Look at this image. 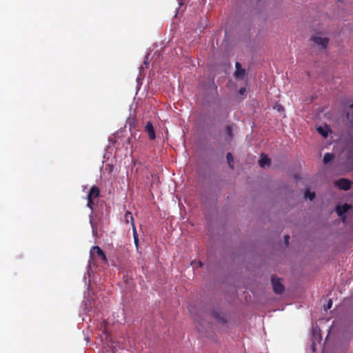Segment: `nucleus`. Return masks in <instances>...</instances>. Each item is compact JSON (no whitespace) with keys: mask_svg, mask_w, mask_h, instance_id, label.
Returning a JSON list of instances; mask_svg holds the SVG:
<instances>
[{"mask_svg":"<svg viewBox=\"0 0 353 353\" xmlns=\"http://www.w3.org/2000/svg\"><path fill=\"white\" fill-rule=\"evenodd\" d=\"M125 219L127 220V221H128V219H130L131 223H132H132H134V219H133V217H132V213H131V212H128H128L125 213Z\"/></svg>","mask_w":353,"mask_h":353,"instance_id":"dca6fc26","label":"nucleus"},{"mask_svg":"<svg viewBox=\"0 0 353 353\" xmlns=\"http://www.w3.org/2000/svg\"><path fill=\"white\" fill-rule=\"evenodd\" d=\"M134 243H135V244H136V245L137 246V245H138V242H139L138 236H135V237H134Z\"/></svg>","mask_w":353,"mask_h":353,"instance_id":"412c9836","label":"nucleus"},{"mask_svg":"<svg viewBox=\"0 0 353 353\" xmlns=\"http://www.w3.org/2000/svg\"><path fill=\"white\" fill-rule=\"evenodd\" d=\"M336 185L341 190H348L351 188L352 182L347 179H340L336 181Z\"/></svg>","mask_w":353,"mask_h":353,"instance_id":"39448f33","label":"nucleus"},{"mask_svg":"<svg viewBox=\"0 0 353 353\" xmlns=\"http://www.w3.org/2000/svg\"><path fill=\"white\" fill-rule=\"evenodd\" d=\"M305 197L308 198L310 201H312L315 198V193L311 192L310 191L307 190L305 192Z\"/></svg>","mask_w":353,"mask_h":353,"instance_id":"4468645a","label":"nucleus"},{"mask_svg":"<svg viewBox=\"0 0 353 353\" xmlns=\"http://www.w3.org/2000/svg\"><path fill=\"white\" fill-rule=\"evenodd\" d=\"M318 132L324 137H327V132L323 127L319 126L317 128Z\"/></svg>","mask_w":353,"mask_h":353,"instance_id":"2eb2a0df","label":"nucleus"},{"mask_svg":"<svg viewBox=\"0 0 353 353\" xmlns=\"http://www.w3.org/2000/svg\"><path fill=\"white\" fill-rule=\"evenodd\" d=\"M132 227H133V235H134V238L135 236H138L137 234V231H136V228H135V226H134V223H132Z\"/></svg>","mask_w":353,"mask_h":353,"instance_id":"aec40b11","label":"nucleus"},{"mask_svg":"<svg viewBox=\"0 0 353 353\" xmlns=\"http://www.w3.org/2000/svg\"><path fill=\"white\" fill-rule=\"evenodd\" d=\"M351 208L352 206L350 204L345 203L341 206H337L336 212L339 216L345 218V214Z\"/></svg>","mask_w":353,"mask_h":353,"instance_id":"423d86ee","label":"nucleus"},{"mask_svg":"<svg viewBox=\"0 0 353 353\" xmlns=\"http://www.w3.org/2000/svg\"><path fill=\"white\" fill-rule=\"evenodd\" d=\"M333 159H334V154L332 153L327 152L324 154V157H323V163L327 164L330 161H331Z\"/></svg>","mask_w":353,"mask_h":353,"instance_id":"f8f14e48","label":"nucleus"},{"mask_svg":"<svg viewBox=\"0 0 353 353\" xmlns=\"http://www.w3.org/2000/svg\"><path fill=\"white\" fill-rule=\"evenodd\" d=\"M332 299H330L327 304V306L325 307V310L330 309L332 307Z\"/></svg>","mask_w":353,"mask_h":353,"instance_id":"a211bd4d","label":"nucleus"},{"mask_svg":"<svg viewBox=\"0 0 353 353\" xmlns=\"http://www.w3.org/2000/svg\"><path fill=\"white\" fill-rule=\"evenodd\" d=\"M311 40L314 44L323 49H326L329 43V39L327 37H321L320 36H314Z\"/></svg>","mask_w":353,"mask_h":353,"instance_id":"20e7f679","label":"nucleus"},{"mask_svg":"<svg viewBox=\"0 0 353 353\" xmlns=\"http://www.w3.org/2000/svg\"><path fill=\"white\" fill-rule=\"evenodd\" d=\"M90 254L91 257H94L95 256L101 259V261L107 263L108 259L107 257L104 253V252L97 245L92 246Z\"/></svg>","mask_w":353,"mask_h":353,"instance_id":"f03ea898","label":"nucleus"},{"mask_svg":"<svg viewBox=\"0 0 353 353\" xmlns=\"http://www.w3.org/2000/svg\"><path fill=\"white\" fill-rule=\"evenodd\" d=\"M99 194H100L99 188L96 185H93L89 190L88 194L87 195V198L93 199L97 198L99 196Z\"/></svg>","mask_w":353,"mask_h":353,"instance_id":"1a4fd4ad","label":"nucleus"},{"mask_svg":"<svg viewBox=\"0 0 353 353\" xmlns=\"http://www.w3.org/2000/svg\"><path fill=\"white\" fill-rule=\"evenodd\" d=\"M87 200H88V203H87V206L90 208L91 210H92L93 208V205H94V203L93 202L92 199H90V198H87Z\"/></svg>","mask_w":353,"mask_h":353,"instance_id":"f3484780","label":"nucleus"},{"mask_svg":"<svg viewBox=\"0 0 353 353\" xmlns=\"http://www.w3.org/2000/svg\"><path fill=\"white\" fill-rule=\"evenodd\" d=\"M145 131L148 133L150 140H154L156 138L154 127L150 121L147 122L145 127Z\"/></svg>","mask_w":353,"mask_h":353,"instance_id":"6e6552de","label":"nucleus"},{"mask_svg":"<svg viewBox=\"0 0 353 353\" xmlns=\"http://www.w3.org/2000/svg\"><path fill=\"white\" fill-rule=\"evenodd\" d=\"M232 126L233 124L228 125L225 128L226 134L230 139L233 138Z\"/></svg>","mask_w":353,"mask_h":353,"instance_id":"ddd939ff","label":"nucleus"},{"mask_svg":"<svg viewBox=\"0 0 353 353\" xmlns=\"http://www.w3.org/2000/svg\"><path fill=\"white\" fill-rule=\"evenodd\" d=\"M350 113H349V112H347V118L348 119H350Z\"/></svg>","mask_w":353,"mask_h":353,"instance_id":"5701e85b","label":"nucleus"},{"mask_svg":"<svg viewBox=\"0 0 353 353\" xmlns=\"http://www.w3.org/2000/svg\"><path fill=\"white\" fill-rule=\"evenodd\" d=\"M245 89L244 88H241L240 90H239V93L243 94L245 92Z\"/></svg>","mask_w":353,"mask_h":353,"instance_id":"4be33fe9","label":"nucleus"},{"mask_svg":"<svg viewBox=\"0 0 353 353\" xmlns=\"http://www.w3.org/2000/svg\"><path fill=\"white\" fill-rule=\"evenodd\" d=\"M211 314L219 323L225 325L228 321V314L218 308L213 309Z\"/></svg>","mask_w":353,"mask_h":353,"instance_id":"f257e3e1","label":"nucleus"},{"mask_svg":"<svg viewBox=\"0 0 353 353\" xmlns=\"http://www.w3.org/2000/svg\"><path fill=\"white\" fill-rule=\"evenodd\" d=\"M349 108H351V109H353V103L350 104Z\"/></svg>","mask_w":353,"mask_h":353,"instance_id":"b1692460","label":"nucleus"},{"mask_svg":"<svg viewBox=\"0 0 353 353\" xmlns=\"http://www.w3.org/2000/svg\"><path fill=\"white\" fill-rule=\"evenodd\" d=\"M236 70L234 72V77L236 79H242L245 75V70L242 68L239 62L235 63Z\"/></svg>","mask_w":353,"mask_h":353,"instance_id":"0eeeda50","label":"nucleus"},{"mask_svg":"<svg viewBox=\"0 0 353 353\" xmlns=\"http://www.w3.org/2000/svg\"><path fill=\"white\" fill-rule=\"evenodd\" d=\"M259 165L262 168H264L265 165H270V158L268 156L262 154L261 155V158L259 161Z\"/></svg>","mask_w":353,"mask_h":353,"instance_id":"9d476101","label":"nucleus"},{"mask_svg":"<svg viewBox=\"0 0 353 353\" xmlns=\"http://www.w3.org/2000/svg\"><path fill=\"white\" fill-rule=\"evenodd\" d=\"M271 282H272L274 292L276 294H281L284 291V286L281 283L279 279L274 276H272Z\"/></svg>","mask_w":353,"mask_h":353,"instance_id":"7ed1b4c3","label":"nucleus"},{"mask_svg":"<svg viewBox=\"0 0 353 353\" xmlns=\"http://www.w3.org/2000/svg\"><path fill=\"white\" fill-rule=\"evenodd\" d=\"M226 159H227V161H228L229 167L231 169H234V158H233V156H232V153L228 152L227 154H226Z\"/></svg>","mask_w":353,"mask_h":353,"instance_id":"9b49d317","label":"nucleus"},{"mask_svg":"<svg viewBox=\"0 0 353 353\" xmlns=\"http://www.w3.org/2000/svg\"><path fill=\"white\" fill-rule=\"evenodd\" d=\"M199 266H200V267H201V266L203 265V263H202V262H201V261H199Z\"/></svg>","mask_w":353,"mask_h":353,"instance_id":"a878e982","label":"nucleus"},{"mask_svg":"<svg viewBox=\"0 0 353 353\" xmlns=\"http://www.w3.org/2000/svg\"><path fill=\"white\" fill-rule=\"evenodd\" d=\"M92 232H93V234H94L95 232H97L96 229H94V228H93V229H92Z\"/></svg>","mask_w":353,"mask_h":353,"instance_id":"393cba45","label":"nucleus"},{"mask_svg":"<svg viewBox=\"0 0 353 353\" xmlns=\"http://www.w3.org/2000/svg\"><path fill=\"white\" fill-rule=\"evenodd\" d=\"M284 238H285V245L288 246L289 245L290 236L285 235Z\"/></svg>","mask_w":353,"mask_h":353,"instance_id":"6ab92c4d","label":"nucleus"}]
</instances>
